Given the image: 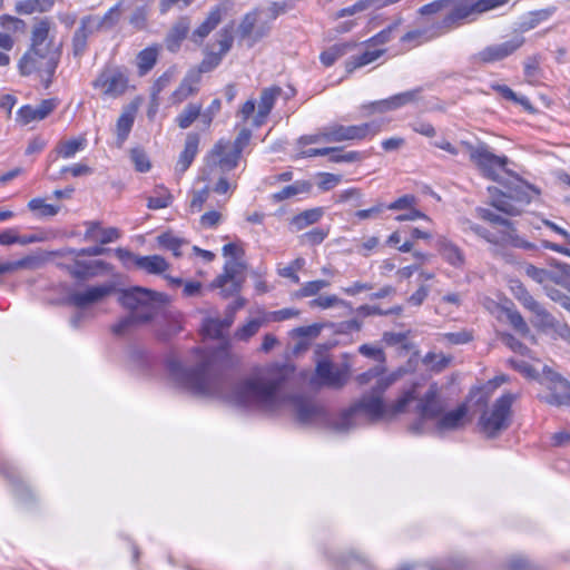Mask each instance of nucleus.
Instances as JSON below:
<instances>
[{
    "instance_id": "obj_1",
    "label": "nucleus",
    "mask_w": 570,
    "mask_h": 570,
    "mask_svg": "<svg viewBox=\"0 0 570 570\" xmlns=\"http://www.w3.org/2000/svg\"><path fill=\"white\" fill-rule=\"evenodd\" d=\"M227 353L226 347L195 350L196 364L191 368L185 367L176 355H169L167 370L177 384L196 395L224 396L235 405L266 413L291 411L302 424L325 419L321 405L286 390V371L279 367L239 381L224 395L220 372Z\"/></svg>"
},
{
    "instance_id": "obj_2",
    "label": "nucleus",
    "mask_w": 570,
    "mask_h": 570,
    "mask_svg": "<svg viewBox=\"0 0 570 570\" xmlns=\"http://www.w3.org/2000/svg\"><path fill=\"white\" fill-rule=\"evenodd\" d=\"M396 380V374L376 380V384L370 393L364 394L334 421V430L337 432H347L363 423L375 422L381 419H392L399 414L406 413L409 403L415 396L413 392H403L392 404H385L382 399L384 392Z\"/></svg>"
},
{
    "instance_id": "obj_3",
    "label": "nucleus",
    "mask_w": 570,
    "mask_h": 570,
    "mask_svg": "<svg viewBox=\"0 0 570 570\" xmlns=\"http://www.w3.org/2000/svg\"><path fill=\"white\" fill-rule=\"evenodd\" d=\"M127 2L128 0H119L104 16L88 14L82 17L72 36V55L80 58L87 50L88 39L91 35L112 29L118 23L121 8Z\"/></svg>"
},
{
    "instance_id": "obj_4",
    "label": "nucleus",
    "mask_w": 570,
    "mask_h": 570,
    "mask_svg": "<svg viewBox=\"0 0 570 570\" xmlns=\"http://www.w3.org/2000/svg\"><path fill=\"white\" fill-rule=\"evenodd\" d=\"M446 13L439 27L444 33L466 22H473L476 18L490 10L501 7L509 0H448Z\"/></svg>"
},
{
    "instance_id": "obj_5",
    "label": "nucleus",
    "mask_w": 570,
    "mask_h": 570,
    "mask_svg": "<svg viewBox=\"0 0 570 570\" xmlns=\"http://www.w3.org/2000/svg\"><path fill=\"white\" fill-rule=\"evenodd\" d=\"M419 385L414 384L405 392H413L415 395L409 403L407 411H414L420 421L411 426V430L415 433L424 431L423 422L426 420H436L446 409L445 400L440 395L439 389L435 384L430 385L424 394H420L417 391Z\"/></svg>"
},
{
    "instance_id": "obj_6",
    "label": "nucleus",
    "mask_w": 570,
    "mask_h": 570,
    "mask_svg": "<svg viewBox=\"0 0 570 570\" xmlns=\"http://www.w3.org/2000/svg\"><path fill=\"white\" fill-rule=\"evenodd\" d=\"M164 294L151 292L142 287H132L124 291L119 297L120 304L138 316L139 321H149L165 303Z\"/></svg>"
},
{
    "instance_id": "obj_7",
    "label": "nucleus",
    "mask_w": 570,
    "mask_h": 570,
    "mask_svg": "<svg viewBox=\"0 0 570 570\" xmlns=\"http://www.w3.org/2000/svg\"><path fill=\"white\" fill-rule=\"evenodd\" d=\"M515 395L505 393L493 403L492 407L482 413L479 425L488 438H495L511 424L512 404Z\"/></svg>"
},
{
    "instance_id": "obj_8",
    "label": "nucleus",
    "mask_w": 570,
    "mask_h": 570,
    "mask_svg": "<svg viewBox=\"0 0 570 570\" xmlns=\"http://www.w3.org/2000/svg\"><path fill=\"white\" fill-rule=\"evenodd\" d=\"M60 61L43 53L32 51L30 48L22 55L18 69L22 77L37 73L46 88L52 82V77Z\"/></svg>"
},
{
    "instance_id": "obj_9",
    "label": "nucleus",
    "mask_w": 570,
    "mask_h": 570,
    "mask_svg": "<svg viewBox=\"0 0 570 570\" xmlns=\"http://www.w3.org/2000/svg\"><path fill=\"white\" fill-rule=\"evenodd\" d=\"M29 48L60 61L61 45L55 42V24L49 18L35 21L30 32Z\"/></svg>"
},
{
    "instance_id": "obj_10",
    "label": "nucleus",
    "mask_w": 570,
    "mask_h": 570,
    "mask_svg": "<svg viewBox=\"0 0 570 570\" xmlns=\"http://www.w3.org/2000/svg\"><path fill=\"white\" fill-rule=\"evenodd\" d=\"M471 160L481 169L484 176L488 178L501 181V171L508 173L505 166L509 159L505 156H497L490 151L485 145H479L476 147L468 145Z\"/></svg>"
},
{
    "instance_id": "obj_11",
    "label": "nucleus",
    "mask_w": 570,
    "mask_h": 570,
    "mask_svg": "<svg viewBox=\"0 0 570 570\" xmlns=\"http://www.w3.org/2000/svg\"><path fill=\"white\" fill-rule=\"evenodd\" d=\"M245 264L242 259H228L224 265V272L218 275L209 285L210 288H219L220 295L225 298L237 294L243 285Z\"/></svg>"
},
{
    "instance_id": "obj_12",
    "label": "nucleus",
    "mask_w": 570,
    "mask_h": 570,
    "mask_svg": "<svg viewBox=\"0 0 570 570\" xmlns=\"http://www.w3.org/2000/svg\"><path fill=\"white\" fill-rule=\"evenodd\" d=\"M381 127L376 122H365L362 125L344 126L332 124L326 126L324 134L327 142H342L346 140H362L368 135H376Z\"/></svg>"
},
{
    "instance_id": "obj_13",
    "label": "nucleus",
    "mask_w": 570,
    "mask_h": 570,
    "mask_svg": "<svg viewBox=\"0 0 570 570\" xmlns=\"http://www.w3.org/2000/svg\"><path fill=\"white\" fill-rule=\"evenodd\" d=\"M265 10L255 9L244 16L238 26L239 37L252 47L269 33L271 23L263 18Z\"/></svg>"
},
{
    "instance_id": "obj_14",
    "label": "nucleus",
    "mask_w": 570,
    "mask_h": 570,
    "mask_svg": "<svg viewBox=\"0 0 570 570\" xmlns=\"http://www.w3.org/2000/svg\"><path fill=\"white\" fill-rule=\"evenodd\" d=\"M127 85L128 79L125 73L120 69L112 67L105 68L92 82V86L99 89L102 95L114 98L122 95L127 89Z\"/></svg>"
},
{
    "instance_id": "obj_15",
    "label": "nucleus",
    "mask_w": 570,
    "mask_h": 570,
    "mask_svg": "<svg viewBox=\"0 0 570 570\" xmlns=\"http://www.w3.org/2000/svg\"><path fill=\"white\" fill-rule=\"evenodd\" d=\"M525 275L533 279L535 283L547 288V285L552 283L570 286V265L559 264L554 271L535 267L534 265H527L524 268Z\"/></svg>"
},
{
    "instance_id": "obj_16",
    "label": "nucleus",
    "mask_w": 570,
    "mask_h": 570,
    "mask_svg": "<svg viewBox=\"0 0 570 570\" xmlns=\"http://www.w3.org/2000/svg\"><path fill=\"white\" fill-rule=\"evenodd\" d=\"M316 376L322 385L341 389L348 381L350 368L347 365H336L327 360H322L316 364Z\"/></svg>"
},
{
    "instance_id": "obj_17",
    "label": "nucleus",
    "mask_w": 570,
    "mask_h": 570,
    "mask_svg": "<svg viewBox=\"0 0 570 570\" xmlns=\"http://www.w3.org/2000/svg\"><path fill=\"white\" fill-rule=\"evenodd\" d=\"M115 289L112 284L90 286L85 291H75L68 294L66 301L77 308H86L101 302Z\"/></svg>"
},
{
    "instance_id": "obj_18",
    "label": "nucleus",
    "mask_w": 570,
    "mask_h": 570,
    "mask_svg": "<svg viewBox=\"0 0 570 570\" xmlns=\"http://www.w3.org/2000/svg\"><path fill=\"white\" fill-rule=\"evenodd\" d=\"M523 43L524 38L517 35L505 42L485 47L479 51L474 58L478 62L482 63L500 61L517 51Z\"/></svg>"
},
{
    "instance_id": "obj_19",
    "label": "nucleus",
    "mask_w": 570,
    "mask_h": 570,
    "mask_svg": "<svg viewBox=\"0 0 570 570\" xmlns=\"http://www.w3.org/2000/svg\"><path fill=\"white\" fill-rule=\"evenodd\" d=\"M240 154L232 147L230 141L219 140L208 156V164L229 171L237 166Z\"/></svg>"
},
{
    "instance_id": "obj_20",
    "label": "nucleus",
    "mask_w": 570,
    "mask_h": 570,
    "mask_svg": "<svg viewBox=\"0 0 570 570\" xmlns=\"http://www.w3.org/2000/svg\"><path fill=\"white\" fill-rule=\"evenodd\" d=\"M73 278L89 279L100 273L109 272L110 265L104 261L82 262L75 257L73 263L61 265Z\"/></svg>"
},
{
    "instance_id": "obj_21",
    "label": "nucleus",
    "mask_w": 570,
    "mask_h": 570,
    "mask_svg": "<svg viewBox=\"0 0 570 570\" xmlns=\"http://www.w3.org/2000/svg\"><path fill=\"white\" fill-rule=\"evenodd\" d=\"M549 394L544 400L552 405H570V384L556 373L547 375Z\"/></svg>"
},
{
    "instance_id": "obj_22",
    "label": "nucleus",
    "mask_w": 570,
    "mask_h": 570,
    "mask_svg": "<svg viewBox=\"0 0 570 570\" xmlns=\"http://www.w3.org/2000/svg\"><path fill=\"white\" fill-rule=\"evenodd\" d=\"M56 99H45L38 106L26 105L17 111V120L22 125L47 118L57 107Z\"/></svg>"
},
{
    "instance_id": "obj_23",
    "label": "nucleus",
    "mask_w": 570,
    "mask_h": 570,
    "mask_svg": "<svg viewBox=\"0 0 570 570\" xmlns=\"http://www.w3.org/2000/svg\"><path fill=\"white\" fill-rule=\"evenodd\" d=\"M436 248L444 262L456 269H463L466 264V257L463 249L454 242L444 236L436 240Z\"/></svg>"
},
{
    "instance_id": "obj_24",
    "label": "nucleus",
    "mask_w": 570,
    "mask_h": 570,
    "mask_svg": "<svg viewBox=\"0 0 570 570\" xmlns=\"http://www.w3.org/2000/svg\"><path fill=\"white\" fill-rule=\"evenodd\" d=\"M282 94L283 89L278 86L267 87L261 91L258 109L254 116V126L259 127L265 122Z\"/></svg>"
},
{
    "instance_id": "obj_25",
    "label": "nucleus",
    "mask_w": 570,
    "mask_h": 570,
    "mask_svg": "<svg viewBox=\"0 0 570 570\" xmlns=\"http://www.w3.org/2000/svg\"><path fill=\"white\" fill-rule=\"evenodd\" d=\"M524 308L534 315L533 323L537 326L553 327L554 317L528 292L518 299Z\"/></svg>"
},
{
    "instance_id": "obj_26",
    "label": "nucleus",
    "mask_w": 570,
    "mask_h": 570,
    "mask_svg": "<svg viewBox=\"0 0 570 570\" xmlns=\"http://www.w3.org/2000/svg\"><path fill=\"white\" fill-rule=\"evenodd\" d=\"M468 407L461 404L453 411L443 412L436 421V429L440 432L458 430L465 424Z\"/></svg>"
},
{
    "instance_id": "obj_27",
    "label": "nucleus",
    "mask_w": 570,
    "mask_h": 570,
    "mask_svg": "<svg viewBox=\"0 0 570 570\" xmlns=\"http://www.w3.org/2000/svg\"><path fill=\"white\" fill-rule=\"evenodd\" d=\"M85 225L87 226L85 233L86 240H96L104 245L115 242L120 237L117 228H102L99 222H86Z\"/></svg>"
},
{
    "instance_id": "obj_28",
    "label": "nucleus",
    "mask_w": 570,
    "mask_h": 570,
    "mask_svg": "<svg viewBox=\"0 0 570 570\" xmlns=\"http://www.w3.org/2000/svg\"><path fill=\"white\" fill-rule=\"evenodd\" d=\"M199 145V136L197 134L190 132L186 137L185 147L181 154L179 155L176 170L180 174L185 173L189 166L191 165L194 158L198 153Z\"/></svg>"
},
{
    "instance_id": "obj_29",
    "label": "nucleus",
    "mask_w": 570,
    "mask_h": 570,
    "mask_svg": "<svg viewBox=\"0 0 570 570\" xmlns=\"http://www.w3.org/2000/svg\"><path fill=\"white\" fill-rule=\"evenodd\" d=\"M370 45H367V48L362 53L352 56L346 60V72L351 73L357 68L372 63L384 55L385 49H371Z\"/></svg>"
},
{
    "instance_id": "obj_30",
    "label": "nucleus",
    "mask_w": 570,
    "mask_h": 570,
    "mask_svg": "<svg viewBox=\"0 0 570 570\" xmlns=\"http://www.w3.org/2000/svg\"><path fill=\"white\" fill-rule=\"evenodd\" d=\"M265 324H267V321L264 313L257 317L248 318L243 325L236 328L234 332V340L238 342H248Z\"/></svg>"
},
{
    "instance_id": "obj_31",
    "label": "nucleus",
    "mask_w": 570,
    "mask_h": 570,
    "mask_svg": "<svg viewBox=\"0 0 570 570\" xmlns=\"http://www.w3.org/2000/svg\"><path fill=\"white\" fill-rule=\"evenodd\" d=\"M222 21L220 8L213 9L204 22L193 32L191 40L194 42H202Z\"/></svg>"
},
{
    "instance_id": "obj_32",
    "label": "nucleus",
    "mask_w": 570,
    "mask_h": 570,
    "mask_svg": "<svg viewBox=\"0 0 570 570\" xmlns=\"http://www.w3.org/2000/svg\"><path fill=\"white\" fill-rule=\"evenodd\" d=\"M40 265L37 256L28 255L18 261L0 262V276L13 274L22 269H35Z\"/></svg>"
},
{
    "instance_id": "obj_33",
    "label": "nucleus",
    "mask_w": 570,
    "mask_h": 570,
    "mask_svg": "<svg viewBox=\"0 0 570 570\" xmlns=\"http://www.w3.org/2000/svg\"><path fill=\"white\" fill-rule=\"evenodd\" d=\"M200 76L197 73L188 75L180 82L179 87L174 91L171 99L175 104H180L186 100L189 96L194 95L198 90V82Z\"/></svg>"
},
{
    "instance_id": "obj_34",
    "label": "nucleus",
    "mask_w": 570,
    "mask_h": 570,
    "mask_svg": "<svg viewBox=\"0 0 570 570\" xmlns=\"http://www.w3.org/2000/svg\"><path fill=\"white\" fill-rule=\"evenodd\" d=\"M190 29V21L188 18L179 19L171 28L167 37V47L170 51H176L180 42L187 37Z\"/></svg>"
},
{
    "instance_id": "obj_35",
    "label": "nucleus",
    "mask_w": 570,
    "mask_h": 570,
    "mask_svg": "<svg viewBox=\"0 0 570 570\" xmlns=\"http://www.w3.org/2000/svg\"><path fill=\"white\" fill-rule=\"evenodd\" d=\"M135 121L134 110H125L117 120L116 135H117V147L121 148L126 139L128 138Z\"/></svg>"
},
{
    "instance_id": "obj_36",
    "label": "nucleus",
    "mask_w": 570,
    "mask_h": 570,
    "mask_svg": "<svg viewBox=\"0 0 570 570\" xmlns=\"http://www.w3.org/2000/svg\"><path fill=\"white\" fill-rule=\"evenodd\" d=\"M137 267L150 274H161L168 269L169 264L159 255L140 256L137 259Z\"/></svg>"
},
{
    "instance_id": "obj_37",
    "label": "nucleus",
    "mask_w": 570,
    "mask_h": 570,
    "mask_svg": "<svg viewBox=\"0 0 570 570\" xmlns=\"http://www.w3.org/2000/svg\"><path fill=\"white\" fill-rule=\"evenodd\" d=\"M230 326V318L207 317L204 320L202 328L205 335L218 338L222 336L223 332Z\"/></svg>"
},
{
    "instance_id": "obj_38",
    "label": "nucleus",
    "mask_w": 570,
    "mask_h": 570,
    "mask_svg": "<svg viewBox=\"0 0 570 570\" xmlns=\"http://www.w3.org/2000/svg\"><path fill=\"white\" fill-rule=\"evenodd\" d=\"M87 145L85 136L72 138L66 141H60L57 146V153L62 158H71L76 153L82 150Z\"/></svg>"
},
{
    "instance_id": "obj_39",
    "label": "nucleus",
    "mask_w": 570,
    "mask_h": 570,
    "mask_svg": "<svg viewBox=\"0 0 570 570\" xmlns=\"http://www.w3.org/2000/svg\"><path fill=\"white\" fill-rule=\"evenodd\" d=\"M354 47V45L345 42V43H336L332 47H330L327 50L323 51L320 56L321 62L330 67L332 66L337 59L343 57L348 50H351Z\"/></svg>"
},
{
    "instance_id": "obj_40",
    "label": "nucleus",
    "mask_w": 570,
    "mask_h": 570,
    "mask_svg": "<svg viewBox=\"0 0 570 570\" xmlns=\"http://www.w3.org/2000/svg\"><path fill=\"white\" fill-rule=\"evenodd\" d=\"M323 214V208L320 207L304 210L293 218V225L298 230L304 229L307 226L317 223L322 218Z\"/></svg>"
},
{
    "instance_id": "obj_41",
    "label": "nucleus",
    "mask_w": 570,
    "mask_h": 570,
    "mask_svg": "<svg viewBox=\"0 0 570 570\" xmlns=\"http://www.w3.org/2000/svg\"><path fill=\"white\" fill-rule=\"evenodd\" d=\"M202 105L188 104L177 116L176 122L181 129L188 128L198 117H200Z\"/></svg>"
},
{
    "instance_id": "obj_42",
    "label": "nucleus",
    "mask_w": 570,
    "mask_h": 570,
    "mask_svg": "<svg viewBox=\"0 0 570 570\" xmlns=\"http://www.w3.org/2000/svg\"><path fill=\"white\" fill-rule=\"evenodd\" d=\"M452 361V357L443 353L429 352L423 357V363L432 371L441 372L446 368Z\"/></svg>"
},
{
    "instance_id": "obj_43",
    "label": "nucleus",
    "mask_w": 570,
    "mask_h": 570,
    "mask_svg": "<svg viewBox=\"0 0 570 570\" xmlns=\"http://www.w3.org/2000/svg\"><path fill=\"white\" fill-rule=\"evenodd\" d=\"M158 51L155 48H146L139 52L137 57V66L139 68V73H147L157 61Z\"/></svg>"
},
{
    "instance_id": "obj_44",
    "label": "nucleus",
    "mask_w": 570,
    "mask_h": 570,
    "mask_svg": "<svg viewBox=\"0 0 570 570\" xmlns=\"http://www.w3.org/2000/svg\"><path fill=\"white\" fill-rule=\"evenodd\" d=\"M308 189L309 185L307 183L296 181L295 184L285 186L282 190L275 193L273 195V199L276 202H282L298 194L306 193Z\"/></svg>"
},
{
    "instance_id": "obj_45",
    "label": "nucleus",
    "mask_w": 570,
    "mask_h": 570,
    "mask_svg": "<svg viewBox=\"0 0 570 570\" xmlns=\"http://www.w3.org/2000/svg\"><path fill=\"white\" fill-rule=\"evenodd\" d=\"M305 266V259L303 257H297L293 262H291L287 266L279 267L277 273L279 276L289 278L293 283L298 284L299 277L297 272L303 269Z\"/></svg>"
},
{
    "instance_id": "obj_46",
    "label": "nucleus",
    "mask_w": 570,
    "mask_h": 570,
    "mask_svg": "<svg viewBox=\"0 0 570 570\" xmlns=\"http://www.w3.org/2000/svg\"><path fill=\"white\" fill-rule=\"evenodd\" d=\"M28 208L37 213L41 217L55 216L59 212V207L47 204L42 198H33L28 203Z\"/></svg>"
},
{
    "instance_id": "obj_47",
    "label": "nucleus",
    "mask_w": 570,
    "mask_h": 570,
    "mask_svg": "<svg viewBox=\"0 0 570 570\" xmlns=\"http://www.w3.org/2000/svg\"><path fill=\"white\" fill-rule=\"evenodd\" d=\"M331 285L330 281L326 279H317L305 283L297 292V297H311L318 294L322 289L328 287Z\"/></svg>"
},
{
    "instance_id": "obj_48",
    "label": "nucleus",
    "mask_w": 570,
    "mask_h": 570,
    "mask_svg": "<svg viewBox=\"0 0 570 570\" xmlns=\"http://www.w3.org/2000/svg\"><path fill=\"white\" fill-rule=\"evenodd\" d=\"M345 302L336 295H322L308 302L311 308L327 309L336 305H343Z\"/></svg>"
},
{
    "instance_id": "obj_49",
    "label": "nucleus",
    "mask_w": 570,
    "mask_h": 570,
    "mask_svg": "<svg viewBox=\"0 0 570 570\" xmlns=\"http://www.w3.org/2000/svg\"><path fill=\"white\" fill-rule=\"evenodd\" d=\"M107 249L100 246H92L81 249H75V248H67L63 250H60L57 253V255L61 256H72V257H80V256H100L105 254Z\"/></svg>"
},
{
    "instance_id": "obj_50",
    "label": "nucleus",
    "mask_w": 570,
    "mask_h": 570,
    "mask_svg": "<svg viewBox=\"0 0 570 570\" xmlns=\"http://www.w3.org/2000/svg\"><path fill=\"white\" fill-rule=\"evenodd\" d=\"M134 4H135V9H134L132 13L130 14L129 22L136 29H142V28H145V26L147 23L149 7L138 4V3H134Z\"/></svg>"
},
{
    "instance_id": "obj_51",
    "label": "nucleus",
    "mask_w": 570,
    "mask_h": 570,
    "mask_svg": "<svg viewBox=\"0 0 570 570\" xmlns=\"http://www.w3.org/2000/svg\"><path fill=\"white\" fill-rule=\"evenodd\" d=\"M159 245L173 252L176 257L181 256L180 246L183 240L170 234H161L157 237Z\"/></svg>"
},
{
    "instance_id": "obj_52",
    "label": "nucleus",
    "mask_w": 570,
    "mask_h": 570,
    "mask_svg": "<svg viewBox=\"0 0 570 570\" xmlns=\"http://www.w3.org/2000/svg\"><path fill=\"white\" fill-rule=\"evenodd\" d=\"M420 94H421V89L416 88L413 90L404 91V92L392 96L394 107L397 109L405 105L416 101L420 97Z\"/></svg>"
},
{
    "instance_id": "obj_53",
    "label": "nucleus",
    "mask_w": 570,
    "mask_h": 570,
    "mask_svg": "<svg viewBox=\"0 0 570 570\" xmlns=\"http://www.w3.org/2000/svg\"><path fill=\"white\" fill-rule=\"evenodd\" d=\"M145 322L146 321H139L138 316H136L134 314H129V315L125 316L124 318H121L118 323H116L111 327V331L116 335H124L131 328L132 325H135L137 323H145Z\"/></svg>"
},
{
    "instance_id": "obj_54",
    "label": "nucleus",
    "mask_w": 570,
    "mask_h": 570,
    "mask_svg": "<svg viewBox=\"0 0 570 570\" xmlns=\"http://www.w3.org/2000/svg\"><path fill=\"white\" fill-rule=\"evenodd\" d=\"M473 233L475 235H478L479 237L483 238L484 240H487L488 243L495 244V245L505 243V240H507V237H505L507 230H502L499 234H493L490 230H488L487 228L479 226V227L473 228Z\"/></svg>"
},
{
    "instance_id": "obj_55",
    "label": "nucleus",
    "mask_w": 570,
    "mask_h": 570,
    "mask_svg": "<svg viewBox=\"0 0 570 570\" xmlns=\"http://www.w3.org/2000/svg\"><path fill=\"white\" fill-rule=\"evenodd\" d=\"M131 161L135 165L136 170L146 173L150 169V163L144 150L135 148L130 151Z\"/></svg>"
},
{
    "instance_id": "obj_56",
    "label": "nucleus",
    "mask_w": 570,
    "mask_h": 570,
    "mask_svg": "<svg viewBox=\"0 0 570 570\" xmlns=\"http://www.w3.org/2000/svg\"><path fill=\"white\" fill-rule=\"evenodd\" d=\"M440 342H448L450 344H465L472 341V334L468 331H460L455 333H444L440 335Z\"/></svg>"
},
{
    "instance_id": "obj_57",
    "label": "nucleus",
    "mask_w": 570,
    "mask_h": 570,
    "mask_svg": "<svg viewBox=\"0 0 570 570\" xmlns=\"http://www.w3.org/2000/svg\"><path fill=\"white\" fill-rule=\"evenodd\" d=\"M267 323L269 322H282L299 315V311L296 308H283L275 312L264 313Z\"/></svg>"
},
{
    "instance_id": "obj_58",
    "label": "nucleus",
    "mask_w": 570,
    "mask_h": 570,
    "mask_svg": "<svg viewBox=\"0 0 570 570\" xmlns=\"http://www.w3.org/2000/svg\"><path fill=\"white\" fill-rule=\"evenodd\" d=\"M358 352L363 356L373 358L380 364H383L385 362V354L383 350L376 345L363 344L358 347Z\"/></svg>"
},
{
    "instance_id": "obj_59",
    "label": "nucleus",
    "mask_w": 570,
    "mask_h": 570,
    "mask_svg": "<svg viewBox=\"0 0 570 570\" xmlns=\"http://www.w3.org/2000/svg\"><path fill=\"white\" fill-rule=\"evenodd\" d=\"M476 213L480 218H482L487 222H490L495 225L505 226L508 228V230L511 229L510 228L511 223L508 219L497 215L495 213H493L492 210H490L488 208H478Z\"/></svg>"
},
{
    "instance_id": "obj_60",
    "label": "nucleus",
    "mask_w": 570,
    "mask_h": 570,
    "mask_svg": "<svg viewBox=\"0 0 570 570\" xmlns=\"http://www.w3.org/2000/svg\"><path fill=\"white\" fill-rule=\"evenodd\" d=\"M330 160L332 163H355L363 159L362 154L358 151H347L340 153V149L336 148L335 153H330Z\"/></svg>"
},
{
    "instance_id": "obj_61",
    "label": "nucleus",
    "mask_w": 570,
    "mask_h": 570,
    "mask_svg": "<svg viewBox=\"0 0 570 570\" xmlns=\"http://www.w3.org/2000/svg\"><path fill=\"white\" fill-rule=\"evenodd\" d=\"M328 235V229L314 228L302 235V240L309 245L321 244Z\"/></svg>"
},
{
    "instance_id": "obj_62",
    "label": "nucleus",
    "mask_w": 570,
    "mask_h": 570,
    "mask_svg": "<svg viewBox=\"0 0 570 570\" xmlns=\"http://www.w3.org/2000/svg\"><path fill=\"white\" fill-rule=\"evenodd\" d=\"M208 197H209V188L208 187H205L202 190H195L193 193V197L189 203L190 210L193 213H198L202 209L204 203L208 199Z\"/></svg>"
},
{
    "instance_id": "obj_63",
    "label": "nucleus",
    "mask_w": 570,
    "mask_h": 570,
    "mask_svg": "<svg viewBox=\"0 0 570 570\" xmlns=\"http://www.w3.org/2000/svg\"><path fill=\"white\" fill-rule=\"evenodd\" d=\"M508 320L510 324L513 326V328L521 333L522 335L529 333V326L527 325L524 318L518 311H509Z\"/></svg>"
},
{
    "instance_id": "obj_64",
    "label": "nucleus",
    "mask_w": 570,
    "mask_h": 570,
    "mask_svg": "<svg viewBox=\"0 0 570 570\" xmlns=\"http://www.w3.org/2000/svg\"><path fill=\"white\" fill-rule=\"evenodd\" d=\"M509 570H534L532 563L521 556L512 557L508 562Z\"/></svg>"
}]
</instances>
